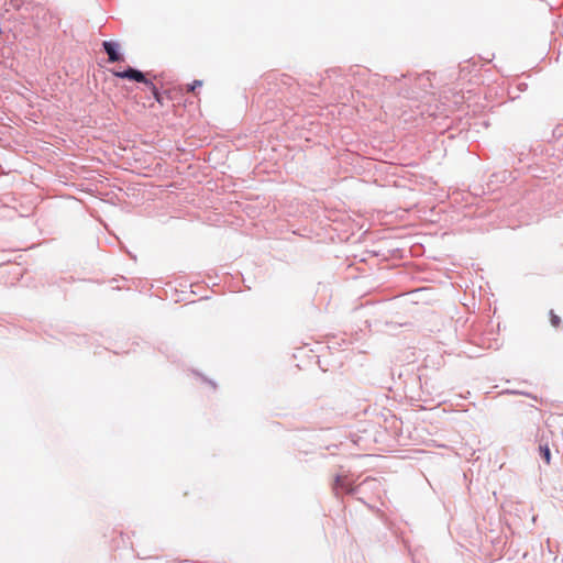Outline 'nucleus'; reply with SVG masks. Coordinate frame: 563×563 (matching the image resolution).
<instances>
[{
  "mask_svg": "<svg viewBox=\"0 0 563 563\" xmlns=\"http://www.w3.org/2000/svg\"><path fill=\"white\" fill-rule=\"evenodd\" d=\"M112 74L117 78L153 86V81L146 77L145 73L132 66H128L123 70H113Z\"/></svg>",
  "mask_w": 563,
  "mask_h": 563,
  "instance_id": "2",
  "label": "nucleus"
},
{
  "mask_svg": "<svg viewBox=\"0 0 563 563\" xmlns=\"http://www.w3.org/2000/svg\"><path fill=\"white\" fill-rule=\"evenodd\" d=\"M10 4L15 9H20L22 3L21 0H10Z\"/></svg>",
  "mask_w": 563,
  "mask_h": 563,
  "instance_id": "8",
  "label": "nucleus"
},
{
  "mask_svg": "<svg viewBox=\"0 0 563 563\" xmlns=\"http://www.w3.org/2000/svg\"><path fill=\"white\" fill-rule=\"evenodd\" d=\"M520 394L530 397L529 393H520Z\"/></svg>",
  "mask_w": 563,
  "mask_h": 563,
  "instance_id": "11",
  "label": "nucleus"
},
{
  "mask_svg": "<svg viewBox=\"0 0 563 563\" xmlns=\"http://www.w3.org/2000/svg\"><path fill=\"white\" fill-rule=\"evenodd\" d=\"M550 321L554 328H558L561 323V318L556 316L553 310L550 311Z\"/></svg>",
  "mask_w": 563,
  "mask_h": 563,
  "instance_id": "6",
  "label": "nucleus"
},
{
  "mask_svg": "<svg viewBox=\"0 0 563 563\" xmlns=\"http://www.w3.org/2000/svg\"><path fill=\"white\" fill-rule=\"evenodd\" d=\"M102 49L108 55L109 63L124 62V55L121 53L120 44L117 41H103Z\"/></svg>",
  "mask_w": 563,
  "mask_h": 563,
  "instance_id": "3",
  "label": "nucleus"
},
{
  "mask_svg": "<svg viewBox=\"0 0 563 563\" xmlns=\"http://www.w3.org/2000/svg\"><path fill=\"white\" fill-rule=\"evenodd\" d=\"M202 86V80H194L190 85H188V90L189 91H195L197 88L201 87Z\"/></svg>",
  "mask_w": 563,
  "mask_h": 563,
  "instance_id": "7",
  "label": "nucleus"
},
{
  "mask_svg": "<svg viewBox=\"0 0 563 563\" xmlns=\"http://www.w3.org/2000/svg\"><path fill=\"white\" fill-rule=\"evenodd\" d=\"M387 78H388L389 80H394V81H396V80H397V77H393V76H389V77H387Z\"/></svg>",
  "mask_w": 563,
  "mask_h": 563,
  "instance_id": "9",
  "label": "nucleus"
},
{
  "mask_svg": "<svg viewBox=\"0 0 563 563\" xmlns=\"http://www.w3.org/2000/svg\"><path fill=\"white\" fill-rule=\"evenodd\" d=\"M209 383L212 385L213 388H216V383L212 380H209Z\"/></svg>",
  "mask_w": 563,
  "mask_h": 563,
  "instance_id": "10",
  "label": "nucleus"
},
{
  "mask_svg": "<svg viewBox=\"0 0 563 563\" xmlns=\"http://www.w3.org/2000/svg\"><path fill=\"white\" fill-rule=\"evenodd\" d=\"M539 455L540 457L547 463L550 464L551 462V450L549 448L548 443H541L539 445Z\"/></svg>",
  "mask_w": 563,
  "mask_h": 563,
  "instance_id": "4",
  "label": "nucleus"
},
{
  "mask_svg": "<svg viewBox=\"0 0 563 563\" xmlns=\"http://www.w3.org/2000/svg\"><path fill=\"white\" fill-rule=\"evenodd\" d=\"M152 92L153 95V98L155 99L156 102H158L159 104H163V95L162 92L158 90V88L156 87V85L153 82V86L151 85H145Z\"/></svg>",
  "mask_w": 563,
  "mask_h": 563,
  "instance_id": "5",
  "label": "nucleus"
},
{
  "mask_svg": "<svg viewBox=\"0 0 563 563\" xmlns=\"http://www.w3.org/2000/svg\"><path fill=\"white\" fill-rule=\"evenodd\" d=\"M372 483H376V479L367 477L364 479L360 485L354 486L351 483H347L344 481V478L341 475H335L332 489L335 493V495H339L340 492L347 494V495H355L357 494L363 486L369 485Z\"/></svg>",
  "mask_w": 563,
  "mask_h": 563,
  "instance_id": "1",
  "label": "nucleus"
}]
</instances>
